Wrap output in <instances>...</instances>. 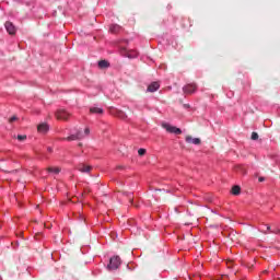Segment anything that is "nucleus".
Masks as SVG:
<instances>
[{
    "instance_id": "obj_28",
    "label": "nucleus",
    "mask_w": 280,
    "mask_h": 280,
    "mask_svg": "<svg viewBox=\"0 0 280 280\" xmlns=\"http://www.w3.org/2000/svg\"><path fill=\"white\" fill-rule=\"evenodd\" d=\"M267 231H269V233H270V231H272L270 225H267Z\"/></svg>"
},
{
    "instance_id": "obj_27",
    "label": "nucleus",
    "mask_w": 280,
    "mask_h": 280,
    "mask_svg": "<svg viewBox=\"0 0 280 280\" xmlns=\"http://www.w3.org/2000/svg\"><path fill=\"white\" fill-rule=\"evenodd\" d=\"M273 280H280L279 275L275 276V277H273Z\"/></svg>"
},
{
    "instance_id": "obj_13",
    "label": "nucleus",
    "mask_w": 280,
    "mask_h": 280,
    "mask_svg": "<svg viewBox=\"0 0 280 280\" xmlns=\"http://www.w3.org/2000/svg\"><path fill=\"white\" fill-rule=\"evenodd\" d=\"M90 113L96 114V115H103L104 114V109L102 107H91L90 108Z\"/></svg>"
},
{
    "instance_id": "obj_11",
    "label": "nucleus",
    "mask_w": 280,
    "mask_h": 280,
    "mask_svg": "<svg viewBox=\"0 0 280 280\" xmlns=\"http://www.w3.org/2000/svg\"><path fill=\"white\" fill-rule=\"evenodd\" d=\"M37 130L38 132H42V135H45L49 130V125L43 122L38 125Z\"/></svg>"
},
{
    "instance_id": "obj_7",
    "label": "nucleus",
    "mask_w": 280,
    "mask_h": 280,
    "mask_svg": "<svg viewBox=\"0 0 280 280\" xmlns=\"http://www.w3.org/2000/svg\"><path fill=\"white\" fill-rule=\"evenodd\" d=\"M66 141H80V139H84V135H82V131H78L74 135H71L67 138H63Z\"/></svg>"
},
{
    "instance_id": "obj_34",
    "label": "nucleus",
    "mask_w": 280,
    "mask_h": 280,
    "mask_svg": "<svg viewBox=\"0 0 280 280\" xmlns=\"http://www.w3.org/2000/svg\"><path fill=\"white\" fill-rule=\"evenodd\" d=\"M266 272H268V271L265 270V271H264V275H266Z\"/></svg>"
},
{
    "instance_id": "obj_22",
    "label": "nucleus",
    "mask_w": 280,
    "mask_h": 280,
    "mask_svg": "<svg viewBox=\"0 0 280 280\" xmlns=\"http://www.w3.org/2000/svg\"><path fill=\"white\" fill-rule=\"evenodd\" d=\"M84 135H86V136L91 135V129H89V127H86V128L84 129Z\"/></svg>"
},
{
    "instance_id": "obj_33",
    "label": "nucleus",
    "mask_w": 280,
    "mask_h": 280,
    "mask_svg": "<svg viewBox=\"0 0 280 280\" xmlns=\"http://www.w3.org/2000/svg\"><path fill=\"white\" fill-rule=\"evenodd\" d=\"M79 147H82V143H79Z\"/></svg>"
},
{
    "instance_id": "obj_21",
    "label": "nucleus",
    "mask_w": 280,
    "mask_h": 280,
    "mask_svg": "<svg viewBox=\"0 0 280 280\" xmlns=\"http://www.w3.org/2000/svg\"><path fill=\"white\" fill-rule=\"evenodd\" d=\"M16 119H19L16 116H13L9 119V124H14V121H16Z\"/></svg>"
},
{
    "instance_id": "obj_5",
    "label": "nucleus",
    "mask_w": 280,
    "mask_h": 280,
    "mask_svg": "<svg viewBox=\"0 0 280 280\" xmlns=\"http://www.w3.org/2000/svg\"><path fill=\"white\" fill-rule=\"evenodd\" d=\"M56 117L57 119H61L63 121H67L70 117V114L65 110V109H59L57 113H56Z\"/></svg>"
},
{
    "instance_id": "obj_2",
    "label": "nucleus",
    "mask_w": 280,
    "mask_h": 280,
    "mask_svg": "<svg viewBox=\"0 0 280 280\" xmlns=\"http://www.w3.org/2000/svg\"><path fill=\"white\" fill-rule=\"evenodd\" d=\"M162 128H164V130L168 131L171 135H183V130H180V128L174 127L167 122H163Z\"/></svg>"
},
{
    "instance_id": "obj_26",
    "label": "nucleus",
    "mask_w": 280,
    "mask_h": 280,
    "mask_svg": "<svg viewBox=\"0 0 280 280\" xmlns=\"http://www.w3.org/2000/svg\"><path fill=\"white\" fill-rule=\"evenodd\" d=\"M184 108H191L189 104H184Z\"/></svg>"
},
{
    "instance_id": "obj_15",
    "label": "nucleus",
    "mask_w": 280,
    "mask_h": 280,
    "mask_svg": "<svg viewBox=\"0 0 280 280\" xmlns=\"http://www.w3.org/2000/svg\"><path fill=\"white\" fill-rule=\"evenodd\" d=\"M100 69H108L110 67V63H108L107 60H101L98 61Z\"/></svg>"
},
{
    "instance_id": "obj_30",
    "label": "nucleus",
    "mask_w": 280,
    "mask_h": 280,
    "mask_svg": "<svg viewBox=\"0 0 280 280\" xmlns=\"http://www.w3.org/2000/svg\"><path fill=\"white\" fill-rule=\"evenodd\" d=\"M47 229H51V226H50V225H48V226H47Z\"/></svg>"
},
{
    "instance_id": "obj_23",
    "label": "nucleus",
    "mask_w": 280,
    "mask_h": 280,
    "mask_svg": "<svg viewBox=\"0 0 280 280\" xmlns=\"http://www.w3.org/2000/svg\"><path fill=\"white\" fill-rule=\"evenodd\" d=\"M270 233H275L276 235H279L280 230H272V231H270Z\"/></svg>"
},
{
    "instance_id": "obj_20",
    "label": "nucleus",
    "mask_w": 280,
    "mask_h": 280,
    "mask_svg": "<svg viewBox=\"0 0 280 280\" xmlns=\"http://www.w3.org/2000/svg\"><path fill=\"white\" fill-rule=\"evenodd\" d=\"M138 154L139 156H143L145 154V149H139Z\"/></svg>"
},
{
    "instance_id": "obj_12",
    "label": "nucleus",
    "mask_w": 280,
    "mask_h": 280,
    "mask_svg": "<svg viewBox=\"0 0 280 280\" xmlns=\"http://www.w3.org/2000/svg\"><path fill=\"white\" fill-rule=\"evenodd\" d=\"M46 170L48 174H56V175L60 174V167L58 166H49Z\"/></svg>"
},
{
    "instance_id": "obj_10",
    "label": "nucleus",
    "mask_w": 280,
    "mask_h": 280,
    "mask_svg": "<svg viewBox=\"0 0 280 280\" xmlns=\"http://www.w3.org/2000/svg\"><path fill=\"white\" fill-rule=\"evenodd\" d=\"M161 89V84L159 82H152L149 86H148V92L149 93H156V90Z\"/></svg>"
},
{
    "instance_id": "obj_16",
    "label": "nucleus",
    "mask_w": 280,
    "mask_h": 280,
    "mask_svg": "<svg viewBox=\"0 0 280 280\" xmlns=\"http://www.w3.org/2000/svg\"><path fill=\"white\" fill-rule=\"evenodd\" d=\"M242 188L240 186H233L231 192L233 196H240Z\"/></svg>"
},
{
    "instance_id": "obj_17",
    "label": "nucleus",
    "mask_w": 280,
    "mask_h": 280,
    "mask_svg": "<svg viewBox=\"0 0 280 280\" xmlns=\"http://www.w3.org/2000/svg\"><path fill=\"white\" fill-rule=\"evenodd\" d=\"M257 139H259V133L258 132H252V140L253 141H257Z\"/></svg>"
},
{
    "instance_id": "obj_1",
    "label": "nucleus",
    "mask_w": 280,
    "mask_h": 280,
    "mask_svg": "<svg viewBox=\"0 0 280 280\" xmlns=\"http://www.w3.org/2000/svg\"><path fill=\"white\" fill-rule=\"evenodd\" d=\"M119 266H121V257L113 256L112 258H109L107 270L109 271L117 270Z\"/></svg>"
},
{
    "instance_id": "obj_31",
    "label": "nucleus",
    "mask_w": 280,
    "mask_h": 280,
    "mask_svg": "<svg viewBox=\"0 0 280 280\" xmlns=\"http://www.w3.org/2000/svg\"><path fill=\"white\" fill-rule=\"evenodd\" d=\"M47 229H51V226H50V225H48V226H47Z\"/></svg>"
},
{
    "instance_id": "obj_3",
    "label": "nucleus",
    "mask_w": 280,
    "mask_h": 280,
    "mask_svg": "<svg viewBox=\"0 0 280 280\" xmlns=\"http://www.w3.org/2000/svg\"><path fill=\"white\" fill-rule=\"evenodd\" d=\"M120 55L124 56V58H137L139 56V52L137 50L128 49L126 47L120 48Z\"/></svg>"
},
{
    "instance_id": "obj_9",
    "label": "nucleus",
    "mask_w": 280,
    "mask_h": 280,
    "mask_svg": "<svg viewBox=\"0 0 280 280\" xmlns=\"http://www.w3.org/2000/svg\"><path fill=\"white\" fill-rule=\"evenodd\" d=\"M185 141L186 143H192L194 145H200L201 143L200 138H192L191 136H186Z\"/></svg>"
},
{
    "instance_id": "obj_19",
    "label": "nucleus",
    "mask_w": 280,
    "mask_h": 280,
    "mask_svg": "<svg viewBox=\"0 0 280 280\" xmlns=\"http://www.w3.org/2000/svg\"><path fill=\"white\" fill-rule=\"evenodd\" d=\"M25 139H27V136L26 135H23V136H18V140L19 141H25Z\"/></svg>"
},
{
    "instance_id": "obj_25",
    "label": "nucleus",
    "mask_w": 280,
    "mask_h": 280,
    "mask_svg": "<svg viewBox=\"0 0 280 280\" xmlns=\"http://www.w3.org/2000/svg\"><path fill=\"white\" fill-rule=\"evenodd\" d=\"M194 279H202V276L196 275V276H194Z\"/></svg>"
},
{
    "instance_id": "obj_18",
    "label": "nucleus",
    "mask_w": 280,
    "mask_h": 280,
    "mask_svg": "<svg viewBox=\"0 0 280 280\" xmlns=\"http://www.w3.org/2000/svg\"><path fill=\"white\" fill-rule=\"evenodd\" d=\"M118 117L120 119H126V117H128V116H126V113H124V112H118Z\"/></svg>"
},
{
    "instance_id": "obj_6",
    "label": "nucleus",
    "mask_w": 280,
    "mask_h": 280,
    "mask_svg": "<svg viewBox=\"0 0 280 280\" xmlns=\"http://www.w3.org/2000/svg\"><path fill=\"white\" fill-rule=\"evenodd\" d=\"M4 27L10 36H14V34H16V26H14L12 22H5Z\"/></svg>"
},
{
    "instance_id": "obj_14",
    "label": "nucleus",
    "mask_w": 280,
    "mask_h": 280,
    "mask_svg": "<svg viewBox=\"0 0 280 280\" xmlns=\"http://www.w3.org/2000/svg\"><path fill=\"white\" fill-rule=\"evenodd\" d=\"M121 30V26H119L118 24H113L110 27H109V31L112 32V34H117L119 33Z\"/></svg>"
},
{
    "instance_id": "obj_29",
    "label": "nucleus",
    "mask_w": 280,
    "mask_h": 280,
    "mask_svg": "<svg viewBox=\"0 0 280 280\" xmlns=\"http://www.w3.org/2000/svg\"><path fill=\"white\" fill-rule=\"evenodd\" d=\"M129 202L132 205V202H133V199H132V198H129Z\"/></svg>"
},
{
    "instance_id": "obj_32",
    "label": "nucleus",
    "mask_w": 280,
    "mask_h": 280,
    "mask_svg": "<svg viewBox=\"0 0 280 280\" xmlns=\"http://www.w3.org/2000/svg\"><path fill=\"white\" fill-rule=\"evenodd\" d=\"M264 234H265V235H267V234H268V232H264Z\"/></svg>"
},
{
    "instance_id": "obj_24",
    "label": "nucleus",
    "mask_w": 280,
    "mask_h": 280,
    "mask_svg": "<svg viewBox=\"0 0 280 280\" xmlns=\"http://www.w3.org/2000/svg\"><path fill=\"white\" fill-rule=\"evenodd\" d=\"M258 180L259 183H264V180H266V177H259Z\"/></svg>"
},
{
    "instance_id": "obj_8",
    "label": "nucleus",
    "mask_w": 280,
    "mask_h": 280,
    "mask_svg": "<svg viewBox=\"0 0 280 280\" xmlns=\"http://www.w3.org/2000/svg\"><path fill=\"white\" fill-rule=\"evenodd\" d=\"M77 170L82 174H90L91 170H93V166L86 164H79Z\"/></svg>"
},
{
    "instance_id": "obj_4",
    "label": "nucleus",
    "mask_w": 280,
    "mask_h": 280,
    "mask_svg": "<svg viewBox=\"0 0 280 280\" xmlns=\"http://www.w3.org/2000/svg\"><path fill=\"white\" fill-rule=\"evenodd\" d=\"M198 89V86L194 83L191 84H187L183 88V92L186 94V95H191V93H196V90Z\"/></svg>"
}]
</instances>
